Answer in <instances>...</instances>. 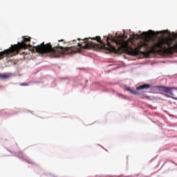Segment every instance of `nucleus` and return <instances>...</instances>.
I'll use <instances>...</instances> for the list:
<instances>
[{
  "mask_svg": "<svg viewBox=\"0 0 177 177\" xmlns=\"http://www.w3.org/2000/svg\"><path fill=\"white\" fill-rule=\"evenodd\" d=\"M148 33H149L150 34V35H154V31H153V30H149V31H148Z\"/></svg>",
  "mask_w": 177,
  "mask_h": 177,
  "instance_id": "nucleus-7",
  "label": "nucleus"
},
{
  "mask_svg": "<svg viewBox=\"0 0 177 177\" xmlns=\"http://www.w3.org/2000/svg\"><path fill=\"white\" fill-rule=\"evenodd\" d=\"M58 42H62L63 45H64V44H66V42L64 41V39L58 40Z\"/></svg>",
  "mask_w": 177,
  "mask_h": 177,
  "instance_id": "nucleus-10",
  "label": "nucleus"
},
{
  "mask_svg": "<svg viewBox=\"0 0 177 177\" xmlns=\"http://www.w3.org/2000/svg\"><path fill=\"white\" fill-rule=\"evenodd\" d=\"M124 91H127L128 92H130V93H132L133 95H138V91L132 90L131 87H124Z\"/></svg>",
  "mask_w": 177,
  "mask_h": 177,
  "instance_id": "nucleus-6",
  "label": "nucleus"
},
{
  "mask_svg": "<svg viewBox=\"0 0 177 177\" xmlns=\"http://www.w3.org/2000/svg\"><path fill=\"white\" fill-rule=\"evenodd\" d=\"M142 35H143L144 37H147V32H142Z\"/></svg>",
  "mask_w": 177,
  "mask_h": 177,
  "instance_id": "nucleus-9",
  "label": "nucleus"
},
{
  "mask_svg": "<svg viewBox=\"0 0 177 177\" xmlns=\"http://www.w3.org/2000/svg\"><path fill=\"white\" fill-rule=\"evenodd\" d=\"M28 86V84L27 83H24L21 84V86Z\"/></svg>",
  "mask_w": 177,
  "mask_h": 177,
  "instance_id": "nucleus-8",
  "label": "nucleus"
},
{
  "mask_svg": "<svg viewBox=\"0 0 177 177\" xmlns=\"http://www.w3.org/2000/svg\"><path fill=\"white\" fill-rule=\"evenodd\" d=\"M11 75L10 73H0V80H9L10 78Z\"/></svg>",
  "mask_w": 177,
  "mask_h": 177,
  "instance_id": "nucleus-4",
  "label": "nucleus"
},
{
  "mask_svg": "<svg viewBox=\"0 0 177 177\" xmlns=\"http://www.w3.org/2000/svg\"><path fill=\"white\" fill-rule=\"evenodd\" d=\"M100 44H96L89 39H82V42L78 43L77 46L62 47V55H74L80 53L85 49H95L101 50L104 49L109 52H125L129 56H138L143 55L145 57H150V55L156 53H164L165 55H172L177 53V38L167 37L159 39L157 43L151 41L149 39L140 41L135 48L129 46V41H125L122 36H111L106 37V44L102 41L100 36L93 38Z\"/></svg>",
  "mask_w": 177,
  "mask_h": 177,
  "instance_id": "nucleus-1",
  "label": "nucleus"
},
{
  "mask_svg": "<svg viewBox=\"0 0 177 177\" xmlns=\"http://www.w3.org/2000/svg\"><path fill=\"white\" fill-rule=\"evenodd\" d=\"M30 39L31 37H24V42L12 45L10 48L0 52V60H2L3 57H12L16 56V55H19L21 49H27L30 46V44H27L26 42H30Z\"/></svg>",
  "mask_w": 177,
  "mask_h": 177,
  "instance_id": "nucleus-2",
  "label": "nucleus"
},
{
  "mask_svg": "<svg viewBox=\"0 0 177 177\" xmlns=\"http://www.w3.org/2000/svg\"><path fill=\"white\" fill-rule=\"evenodd\" d=\"M150 86H151L150 84H145L138 86L136 88V91H142L143 89H149Z\"/></svg>",
  "mask_w": 177,
  "mask_h": 177,
  "instance_id": "nucleus-5",
  "label": "nucleus"
},
{
  "mask_svg": "<svg viewBox=\"0 0 177 177\" xmlns=\"http://www.w3.org/2000/svg\"><path fill=\"white\" fill-rule=\"evenodd\" d=\"M77 41H81V39L78 38V39H77Z\"/></svg>",
  "mask_w": 177,
  "mask_h": 177,
  "instance_id": "nucleus-12",
  "label": "nucleus"
},
{
  "mask_svg": "<svg viewBox=\"0 0 177 177\" xmlns=\"http://www.w3.org/2000/svg\"><path fill=\"white\" fill-rule=\"evenodd\" d=\"M177 87H165L162 86H159L156 87V90H158V93H168L166 95L167 97H174L175 96V93H174V89Z\"/></svg>",
  "mask_w": 177,
  "mask_h": 177,
  "instance_id": "nucleus-3",
  "label": "nucleus"
},
{
  "mask_svg": "<svg viewBox=\"0 0 177 177\" xmlns=\"http://www.w3.org/2000/svg\"><path fill=\"white\" fill-rule=\"evenodd\" d=\"M118 96H120V97H125V95H122V94H119Z\"/></svg>",
  "mask_w": 177,
  "mask_h": 177,
  "instance_id": "nucleus-11",
  "label": "nucleus"
}]
</instances>
